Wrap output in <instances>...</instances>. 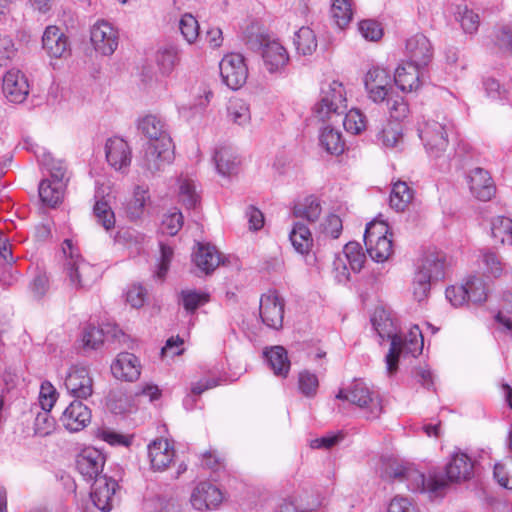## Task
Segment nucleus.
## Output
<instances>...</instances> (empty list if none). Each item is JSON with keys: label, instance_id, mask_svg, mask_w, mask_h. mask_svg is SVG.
<instances>
[{"label": "nucleus", "instance_id": "6e6552de", "mask_svg": "<svg viewBox=\"0 0 512 512\" xmlns=\"http://www.w3.org/2000/svg\"><path fill=\"white\" fill-rule=\"evenodd\" d=\"M369 98L375 103L385 101L391 88V75L384 66H372L364 80Z\"/></svg>", "mask_w": 512, "mask_h": 512}, {"label": "nucleus", "instance_id": "4be33fe9", "mask_svg": "<svg viewBox=\"0 0 512 512\" xmlns=\"http://www.w3.org/2000/svg\"><path fill=\"white\" fill-rule=\"evenodd\" d=\"M111 372L117 379L128 382L136 381L141 373L140 361L132 353H120L111 364Z\"/></svg>", "mask_w": 512, "mask_h": 512}, {"label": "nucleus", "instance_id": "5fc2aeb1", "mask_svg": "<svg viewBox=\"0 0 512 512\" xmlns=\"http://www.w3.org/2000/svg\"><path fill=\"white\" fill-rule=\"evenodd\" d=\"M209 301V294L196 290H183L181 292V303L186 311L194 312L200 306Z\"/></svg>", "mask_w": 512, "mask_h": 512}, {"label": "nucleus", "instance_id": "e2e57ef3", "mask_svg": "<svg viewBox=\"0 0 512 512\" xmlns=\"http://www.w3.org/2000/svg\"><path fill=\"white\" fill-rule=\"evenodd\" d=\"M389 227L383 221H372L367 224L364 233V243H369V240L375 241L382 238L390 237L388 235Z\"/></svg>", "mask_w": 512, "mask_h": 512}, {"label": "nucleus", "instance_id": "7ed1b4c3", "mask_svg": "<svg viewBox=\"0 0 512 512\" xmlns=\"http://www.w3.org/2000/svg\"><path fill=\"white\" fill-rule=\"evenodd\" d=\"M336 398L356 405L363 411L367 420L379 418L383 411L379 394L371 390L362 380L356 379L347 388L340 389Z\"/></svg>", "mask_w": 512, "mask_h": 512}, {"label": "nucleus", "instance_id": "f3484780", "mask_svg": "<svg viewBox=\"0 0 512 512\" xmlns=\"http://www.w3.org/2000/svg\"><path fill=\"white\" fill-rule=\"evenodd\" d=\"M105 463L104 455L96 448H85L76 459L78 472L88 481L99 478Z\"/></svg>", "mask_w": 512, "mask_h": 512}, {"label": "nucleus", "instance_id": "338daca9", "mask_svg": "<svg viewBox=\"0 0 512 512\" xmlns=\"http://www.w3.org/2000/svg\"><path fill=\"white\" fill-rule=\"evenodd\" d=\"M360 34L369 41H377L383 35L380 24L374 20H363L358 25Z\"/></svg>", "mask_w": 512, "mask_h": 512}, {"label": "nucleus", "instance_id": "f704fd0d", "mask_svg": "<svg viewBox=\"0 0 512 512\" xmlns=\"http://www.w3.org/2000/svg\"><path fill=\"white\" fill-rule=\"evenodd\" d=\"M468 300L474 304H481L487 300L489 285L482 276H470L464 283Z\"/></svg>", "mask_w": 512, "mask_h": 512}, {"label": "nucleus", "instance_id": "de8ad7c7", "mask_svg": "<svg viewBox=\"0 0 512 512\" xmlns=\"http://www.w3.org/2000/svg\"><path fill=\"white\" fill-rule=\"evenodd\" d=\"M342 256L347 261L350 269L356 273L361 271L366 260L361 245L357 242L347 243Z\"/></svg>", "mask_w": 512, "mask_h": 512}, {"label": "nucleus", "instance_id": "39448f33", "mask_svg": "<svg viewBox=\"0 0 512 512\" xmlns=\"http://www.w3.org/2000/svg\"><path fill=\"white\" fill-rule=\"evenodd\" d=\"M371 322L382 339L388 338L391 340L390 349L385 357V362L388 374L392 375L395 373V351L400 343L396 323L391 313L382 307L375 309Z\"/></svg>", "mask_w": 512, "mask_h": 512}, {"label": "nucleus", "instance_id": "c756f323", "mask_svg": "<svg viewBox=\"0 0 512 512\" xmlns=\"http://www.w3.org/2000/svg\"><path fill=\"white\" fill-rule=\"evenodd\" d=\"M259 50L265 64H286L289 61L286 48L278 40L268 38Z\"/></svg>", "mask_w": 512, "mask_h": 512}, {"label": "nucleus", "instance_id": "c9c22d12", "mask_svg": "<svg viewBox=\"0 0 512 512\" xmlns=\"http://www.w3.org/2000/svg\"><path fill=\"white\" fill-rule=\"evenodd\" d=\"M414 197V191L406 182L394 183L390 194V206L396 211H404Z\"/></svg>", "mask_w": 512, "mask_h": 512}, {"label": "nucleus", "instance_id": "bf43d9fd", "mask_svg": "<svg viewBox=\"0 0 512 512\" xmlns=\"http://www.w3.org/2000/svg\"><path fill=\"white\" fill-rule=\"evenodd\" d=\"M493 475L500 486L512 489V458L495 464Z\"/></svg>", "mask_w": 512, "mask_h": 512}, {"label": "nucleus", "instance_id": "f8f14e48", "mask_svg": "<svg viewBox=\"0 0 512 512\" xmlns=\"http://www.w3.org/2000/svg\"><path fill=\"white\" fill-rule=\"evenodd\" d=\"M474 465L475 461L467 453L454 450L445 466L447 479L456 483L470 480L474 475Z\"/></svg>", "mask_w": 512, "mask_h": 512}, {"label": "nucleus", "instance_id": "a211bd4d", "mask_svg": "<svg viewBox=\"0 0 512 512\" xmlns=\"http://www.w3.org/2000/svg\"><path fill=\"white\" fill-rule=\"evenodd\" d=\"M407 64H429L433 59V47L430 40L421 33L407 39L405 45Z\"/></svg>", "mask_w": 512, "mask_h": 512}, {"label": "nucleus", "instance_id": "a19ab883", "mask_svg": "<svg viewBox=\"0 0 512 512\" xmlns=\"http://www.w3.org/2000/svg\"><path fill=\"white\" fill-rule=\"evenodd\" d=\"M289 237L297 252L300 254L309 252L312 246V236L310 230L303 223H295Z\"/></svg>", "mask_w": 512, "mask_h": 512}, {"label": "nucleus", "instance_id": "9d476101", "mask_svg": "<svg viewBox=\"0 0 512 512\" xmlns=\"http://www.w3.org/2000/svg\"><path fill=\"white\" fill-rule=\"evenodd\" d=\"M260 317L269 328L279 329L283 325L284 300L276 291H268L260 298Z\"/></svg>", "mask_w": 512, "mask_h": 512}, {"label": "nucleus", "instance_id": "13d9d810", "mask_svg": "<svg viewBox=\"0 0 512 512\" xmlns=\"http://www.w3.org/2000/svg\"><path fill=\"white\" fill-rule=\"evenodd\" d=\"M410 465L411 464L402 463L398 460H388L384 463L382 477L403 482Z\"/></svg>", "mask_w": 512, "mask_h": 512}, {"label": "nucleus", "instance_id": "09e8293b", "mask_svg": "<svg viewBox=\"0 0 512 512\" xmlns=\"http://www.w3.org/2000/svg\"><path fill=\"white\" fill-rule=\"evenodd\" d=\"M268 38L263 27L256 21L249 23L243 31V40L252 49H259Z\"/></svg>", "mask_w": 512, "mask_h": 512}, {"label": "nucleus", "instance_id": "4468645a", "mask_svg": "<svg viewBox=\"0 0 512 512\" xmlns=\"http://www.w3.org/2000/svg\"><path fill=\"white\" fill-rule=\"evenodd\" d=\"M65 387L68 393L78 399H87L93 393V380L85 367L73 366L66 378Z\"/></svg>", "mask_w": 512, "mask_h": 512}, {"label": "nucleus", "instance_id": "c03bdc74", "mask_svg": "<svg viewBox=\"0 0 512 512\" xmlns=\"http://www.w3.org/2000/svg\"><path fill=\"white\" fill-rule=\"evenodd\" d=\"M322 212L320 201L313 196L307 197L302 203L294 207V215L299 218L316 221Z\"/></svg>", "mask_w": 512, "mask_h": 512}, {"label": "nucleus", "instance_id": "ea45409f", "mask_svg": "<svg viewBox=\"0 0 512 512\" xmlns=\"http://www.w3.org/2000/svg\"><path fill=\"white\" fill-rule=\"evenodd\" d=\"M217 171L223 175H231L237 167V157L231 148L222 147L214 154Z\"/></svg>", "mask_w": 512, "mask_h": 512}, {"label": "nucleus", "instance_id": "37998d69", "mask_svg": "<svg viewBox=\"0 0 512 512\" xmlns=\"http://www.w3.org/2000/svg\"><path fill=\"white\" fill-rule=\"evenodd\" d=\"M228 117L238 125H246L251 120L249 105L242 99L232 98L227 106Z\"/></svg>", "mask_w": 512, "mask_h": 512}, {"label": "nucleus", "instance_id": "a18cd8bd", "mask_svg": "<svg viewBox=\"0 0 512 512\" xmlns=\"http://www.w3.org/2000/svg\"><path fill=\"white\" fill-rule=\"evenodd\" d=\"M456 19L460 22L462 29L467 34L476 33L480 25L479 15L467 5L457 7Z\"/></svg>", "mask_w": 512, "mask_h": 512}, {"label": "nucleus", "instance_id": "dca6fc26", "mask_svg": "<svg viewBox=\"0 0 512 512\" xmlns=\"http://www.w3.org/2000/svg\"><path fill=\"white\" fill-rule=\"evenodd\" d=\"M118 483L107 476H100L94 481L91 499L102 512H110L113 508Z\"/></svg>", "mask_w": 512, "mask_h": 512}, {"label": "nucleus", "instance_id": "6ab92c4d", "mask_svg": "<svg viewBox=\"0 0 512 512\" xmlns=\"http://www.w3.org/2000/svg\"><path fill=\"white\" fill-rule=\"evenodd\" d=\"M147 451L151 469L157 472L165 471L175 457V449L167 439H155L148 445Z\"/></svg>", "mask_w": 512, "mask_h": 512}, {"label": "nucleus", "instance_id": "72a5a7b5", "mask_svg": "<svg viewBox=\"0 0 512 512\" xmlns=\"http://www.w3.org/2000/svg\"><path fill=\"white\" fill-rule=\"evenodd\" d=\"M248 66H219L222 81L232 90L241 88L248 77Z\"/></svg>", "mask_w": 512, "mask_h": 512}, {"label": "nucleus", "instance_id": "cd10ccee", "mask_svg": "<svg viewBox=\"0 0 512 512\" xmlns=\"http://www.w3.org/2000/svg\"><path fill=\"white\" fill-rule=\"evenodd\" d=\"M148 203H150L149 188L143 185L135 186L125 206L127 217L133 221L140 219Z\"/></svg>", "mask_w": 512, "mask_h": 512}, {"label": "nucleus", "instance_id": "603ef678", "mask_svg": "<svg viewBox=\"0 0 512 512\" xmlns=\"http://www.w3.org/2000/svg\"><path fill=\"white\" fill-rule=\"evenodd\" d=\"M94 216L106 230H110L115 225V216L109 204L103 199H97L93 207Z\"/></svg>", "mask_w": 512, "mask_h": 512}, {"label": "nucleus", "instance_id": "2f4dec72", "mask_svg": "<svg viewBox=\"0 0 512 512\" xmlns=\"http://www.w3.org/2000/svg\"><path fill=\"white\" fill-rule=\"evenodd\" d=\"M353 14V0H331L330 17L338 28H346Z\"/></svg>", "mask_w": 512, "mask_h": 512}, {"label": "nucleus", "instance_id": "20e7f679", "mask_svg": "<svg viewBox=\"0 0 512 512\" xmlns=\"http://www.w3.org/2000/svg\"><path fill=\"white\" fill-rule=\"evenodd\" d=\"M444 268L445 258L442 253H428L420 260L413 281V295L418 302L428 296L432 282L444 277Z\"/></svg>", "mask_w": 512, "mask_h": 512}, {"label": "nucleus", "instance_id": "ddd939ff", "mask_svg": "<svg viewBox=\"0 0 512 512\" xmlns=\"http://www.w3.org/2000/svg\"><path fill=\"white\" fill-rule=\"evenodd\" d=\"M2 91L12 103H22L29 94V82L26 75L18 68H11L4 76Z\"/></svg>", "mask_w": 512, "mask_h": 512}, {"label": "nucleus", "instance_id": "5701e85b", "mask_svg": "<svg viewBox=\"0 0 512 512\" xmlns=\"http://www.w3.org/2000/svg\"><path fill=\"white\" fill-rule=\"evenodd\" d=\"M193 262L205 274H211L223 263V257L218 249L209 243L198 242L193 253Z\"/></svg>", "mask_w": 512, "mask_h": 512}, {"label": "nucleus", "instance_id": "8fccbe9b", "mask_svg": "<svg viewBox=\"0 0 512 512\" xmlns=\"http://www.w3.org/2000/svg\"><path fill=\"white\" fill-rule=\"evenodd\" d=\"M378 140L386 147H396L402 140L401 124L388 122L378 134Z\"/></svg>", "mask_w": 512, "mask_h": 512}, {"label": "nucleus", "instance_id": "aec40b11", "mask_svg": "<svg viewBox=\"0 0 512 512\" xmlns=\"http://www.w3.org/2000/svg\"><path fill=\"white\" fill-rule=\"evenodd\" d=\"M222 500V492L209 482L199 483L190 498L192 506L199 511L214 509L221 504Z\"/></svg>", "mask_w": 512, "mask_h": 512}, {"label": "nucleus", "instance_id": "2eb2a0df", "mask_svg": "<svg viewBox=\"0 0 512 512\" xmlns=\"http://www.w3.org/2000/svg\"><path fill=\"white\" fill-rule=\"evenodd\" d=\"M42 47L51 58H65L70 54L68 36L55 25L47 26L42 36Z\"/></svg>", "mask_w": 512, "mask_h": 512}, {"label": "nucleus", "instance_id": "b1692460", "mask_svg": "<svg viewBox=\"0 0 512 512\" xmlns=\"http://www.w3.org/2000/svg\"><path fill=\"white\" fill-rule=\"evenodd\" d=\"M403 482L407 483V488L412 492H437L446 484L443 479L436 476L429 475L427 478L412 464L408 468Z\"/></svg>", "mask_w": 512, "mask_h": 512}, {"label": "nucleus", "instance_id": "e433bc0d", "mask_svg": "<svg viewBox=\"0 0 512 512\" xmlns=\"http://www.w3.org/2000/svg\"><path fill=\"white\" fill-rule=\"evenodd\" d=\"M366 249L370 257L379 263L387 261L393 253V241L392 234L390 237L382 238L375 241L369 240V243L365 244Z\"/></svg>", "mask_w": 512, "mask_h": 512}, {"label": "nucleus", "instance_id": "4c0bfd02", "mask_svg": "<svg viewBox=\"0 0 512 512\" xmlns=\"http://www.w3.org/2000/svg\"><path fill=\"white\" fill-rule=\"evenodd\" d=\"M319 140L321 146L332 155H339L344 151V141L341 133L330 126L322 129Z\"/></svg>", "mask_w": 512, "mask_h": 512}, {"label": "nucleus", "instance_id": "473e14b6", "mask_svg": "<svg viewBox=\"0 0 512 512\" xmlns=\"http://www.w3.org/2000/svg\"><path fill=\"white\" fill-rule=\"evenodd\" d=\"M63 194L64 183L42 180L39 184V197L47 206L55 207L58 205L62 201Z\"/></svg>", "mask_w": 512, "mask_h": 512}, {"label": "nucleus", "instance_id": "79ce46f5", "mask_svg": "<svg viewBox=\"0 0 512 512\" xmlns=\"http://www.w3.org/2000/svg\"><path fill=\"white\" fill-rule=\"evenodd\" d=\"M491 235L501 244L512 245V219L497 216L491 222Z\"/></svg>", "mask_w": 512, "mask_h": 512}, {"label": "nucleus", "instance_id": "6e6d98bb", "mask_svg": "<svg viewBox=\"0 0 512 512\" xmlns=\"http://www.w3.org/2000/svg\"><path fill=\"white\" fill-rule=\"evenodd\" d=\"M179 29L184 39L192 44L199 37V24L196 18L187 13L184 14L179 21Z\"/></svg>", "mask_w": 512, "mask_h": 512}, {"label": "nucleus", "instance_id": "a878e982", "mask_svg": "<svg viewBox=\"0 0 512 512\" xmlns=\"http://www.w3.org/2000/svg\"><path fill=\"white\" fill-rule=\"evenodd\" d=\"M138 129L149 139L148 144L164 145V140L172 141L166 124L155 115H146L141 118Z\"/></svg>", "mask_w": 512, "mask_h": 512}, {"label": "nucleus", "instance_id": "49530a36", "mask_svg": "<svg viewBox=\"0 0 512 512\" xmlns=\"http://www.w3.org/2000/svg\"><path fill=\"white\" fill-rule=\"evenodd\" d=\"M296 49L303 55H310L317 47L315 33L309 27H301L295 33L294 39Z\"/></svg>", "mask_w": 512, "mask_h": 512}, {"label": "nucleus", "instance_id": "1a4fd4ad", "mask_svg": "<svg viewBox=\"0 0 512 512\" xmlns=\"http://www.w3.org/2000/svg\"><path fill=\"white\" fill-rule=\"evenodd\" d=\"M90 41L97 53L109 56L118 46V33L108 22L97 21L91 27Z\"/></svg>", "mask_w": 512, "mask_h": 512}, {"label": "nucleus", "instance_id": "c85d7f7f", "mask_svg": "<svg viewBox=\"0 0 512 512\" xmlns=\"http://www.w3.org/2000/svg\"><path fill=\"white\" fill-rule=\"evenodd\" d=\"M420 66H397L394 74L395 84L403 92H412L419 88Z\"/></svg>", "mask_w": 512, "mask_h": 512}, {"label": "nucleus", "instance_id": "f257e3e1", "mask_svg": "<svg viewBox=\"0 0 512 512\" xmlns=\"http://www.w3.org/2000/svg\"><path fill=\"white\" fill-rule=\"evenodd\" d=\"M62 251L66 257L65 271L69 285L76 290L92 287L98 279L97 269L79 255L71 240L63 242Z\"/></svg>", "mask_w": 512, "mask_h": 512}, {"label": "nucleus", "instance_id": "774afa93", "mask_svg": "<svg viewBox=\"0 0 512 512\" xmlns=\"http://www.w3.org/2000/svg\"><path fill=\"white\" fill-rule=\"evenodd\" d=\"M498 324V330L512 340V309L505 311L500 310L495 316Z\"/></svg>", "mask_w": 512, "mask_h": 512}, {"label": "nucleus", "instance_id": "bb28decb", "mask_svg": "<svg viewBox=\"0 0 512 512\" xmlns=\"http://www.w3.org/2000/svg\"><path fill=\"white\" fill-rule=\"evenodd\" d=\"M399 345L395 351V372L398 369L400 355L417 357L423 350V336L418 326L412 327L405 337L398 334Z\"/></svg>", "mask_w": 512, "mask_h": 512}, {"label": "nucleus", "instance_id": "69168bd1", "mask_svg": "<svg viewBox=\"0 0 512 512\" xmlns=\"http://www.w3.org/2000/svg\"><path fill=\"white\" fill-rule=\"evenodd\" d=\"M82 341L85 348L97 349L104 342V330L95 326H88L83 332Z\"/></svg>", "mask_w": 512, "mask_h": 512}, {"label": "nucleus", "instance_id": "3c124183", "mask_svg": "<svg viewBox=\"0 0 512 512\" xmlns=\"http://www.w3.org/2000/svg\"><path fill=\"white\" fill-rule=\"evenodd\" d=\"M385 101L387 102L390 117L394 119L393 122L400 123L401 120L408 116L409 106L402 96L390 93Z\"/></svg>", "mask_w": 512, "mask_h": 512}, {"label": "nucleus", "instance_id": "7c9ffc66", "mask_svg": "<svg viewBox=\"0 0 512 512\" xmlns=\"http://www.w3.org/2000/svg\"><path fill=\"white\" fill-rule=\"evenodd\" d=\"M267 362L276 376L286 377L290 370L287 352L282 346H274L264 352Z\"/></svg>", "mask_w": 512, "mask_h": 512}, {"label": "nucleus", "instance_id": "680f3d73", "mask_svg": "<svg viewBox=\"0 0 512 512\" xmlns=\"http://www.w3.org/2000/svg\"><path fill=\"white\" fill-rule=\"evenodd\" d=\"M298 386L303 395L313 397L319 387V381L314 373L304 370L299 373Z\"/></svg>", "mask_w": 512, "mask_h": 512}, {"label": "nucleus", "instance_id": "393cba45", "mask_svg": "<svg viewBox=\"0 0 512 512\" xmlns=\"http://www.w3.org/2000/svg\"><path fill=\"white\" fill-rule=\"evenodd\" d=\"M468 180L470 191L477 199L488 201L494 196L496 188L486 170L480 167L472 169L468 175Z\"/></svg>", "mask_w": 512, "mask_h": 512}, {"label": "nucleus", "instance_id": "f03ea898", "mask_svg": "<svg viewBox=\"0 0 512 512\" xmlns=\"http://www.w3.org/2000/svg\"><path fill=\"white\" fill-rule=\"evenodd\" d=\"M453 124L446 117L428 118L419 123L418 134L427 153L434 158L441 157L449 146V135Z\"/></svg>", "mask_w": 512, "mask_h": 512}, {"label": "nucleus", "instance_id": "052dcab7", "mask_svg": "<svg viewBox=\"0 0 512 512\" xmlns=\"http://www.w3.org/2000/svg\"><path fill=\"white\" fill-rule=\"evenodd\" d=\"M494 45L502 53L512 52V25H503L494 30Z\"/></svg>", "mask_w": 512, "mask_h": 512}, {"label": "nucleus", "instance_id": "423d86ee", "mask_svg": "<svg viewBox=\"0 0 512 512\" xmlns=\"http://www.w3.org/2000/svg\"><path fill=\"white\" fill-rule=\"evenodd\" d=\"M346 109V97L342 83L333 80L322 88V97L315 107L319 120H330L333 116L341 115Z\"/></svg>", "mask_w": 512, "mask_h": 512}, {"label": "nucleus", "instance_id": "58836bf2", "mask_svg": "<svg viewBox=\"0 0 512 512\" xmlns=\"http://www.w3.org/2000/svg\"><path fill=\"white\" fill-rule=\"evenodd\" d=\"M178 182L179 201L188 209L195 208L200 201V196L196 191L194 181L186 176H181Z\"/></svg>", "mask_w": 512, "mask_h": 512}, {"label": "nucleus", "instance_id": "0e129e2a", "mask_svg": "<svg viewBox=\"0 0 512 512\" xmlns=\"http://www.w3.org/2000/svg\"><path fill=\"white\" fill-rule=\"evenodd\" d=\"M183 225V215L179 211H174L164 216L161 224V231L169 236L178 233Z\"/></svg>", "mask_w": 512, "mask_h": 512}, {"label": "nucleus", "instance_id": "9b49d317", "mask_svg": "<svg viewBox=\"0 0 512 512\" xmlns=\"http://www.w3.org/2000/svg\"><path fill=\"white\" fill-rule=\"evenodd\" d=\"M105 156L108 164L121 173H126L132 161V151L128 143L120 137L106 141Z\"/></svg>", "mask_w": 512, "mask_h": 512}, {"label": "nucleus", "instance_id": "864d4df0", "mask_svg": "<svg viewBox=\"0 0 512 512\" xmlns=\"http://www.w3.org/2000/svg\"><path fill=\"white\" fill-rule=\"evenodd\" d=\"M343 126L351 134H360L366 129V117L360 110L351 109L344 117Z\"/></svg>", "mask_w": 512, "mask_h": 512}, {"label": "nucleus", "instance_id": "412c9836", "mask_svg": "<svg viewBox=\"0 0 512 512\" xmlns=\"http://www.w3.org/2000/svg\"><path fill=\"white\" fill-rule=\"evenodd\" d=\"M60 421L70 432L84 429L91 421V411L81 401L75 400L63 411Z\"/></svg>", "mask_w": 512, "mask_h": 512}, {"label": "nucleus", "instance_id": "4d7b16f0", "mask_svg": "<svg viewBox=\"0 0 512 512\" xmlns=\"http://www.w3.org/2000/svg\"><path fill=\"white\" fill-rule=\"evenodd\" d=\"M55 429V420L50 415V410L42 409L38 412L34 421V432L36 435L45 437Z\"/></svg>", "mask_w": 512, "mask_h": 512}, {"label": "nucleus", "instance_id": "0eeeda50", "mask_svg": "<svg viewBox=\"0 0 512 512\" xmlns=\"http://www.w3.org/2000/svg\"><path fill=\"white\" fill-rule=\"evenodd\" d=\"M173 160L172 141L164 140V145L148 144L143 157L140 160V166L145 173L154 175L161 172Z\"/></svg>", "mask_w": 512, "mask_h": 512}]
</instances>
